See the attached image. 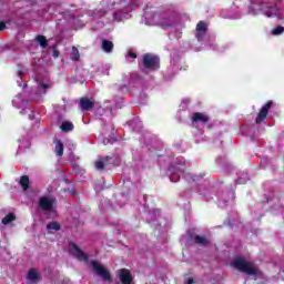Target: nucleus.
Listing matches in <instances>:
<instances>
[{
  "mask_svg": "<svg viewBox=\"0 0 284 284\" xmlns=\"http://www.w3.org/2000/svg\"><path fill=\"white\" fill-rule=\"evenodd\" d=\"M116 276L120 278L122 284H131L132 283V273H130L126 268H121L118 271Z\"/></svg>",
  "mask_w": 284,
  "mask_h": 284,
  "instance_id": "nucleus-7",
  "label": "nucleus"
},
{
  "mask_svg": "<svg viewBox=\"0 0 284 284\" xmlns=\"http://www.w3.org/2000/svg\"><path fill=\"white\" fill-rule=\"evenodd\" d=\"M210 118L205 113H194L193 114V122L194 123H207Z\"/></svg>",
  "mask_w": 284,
  "mask_h": 284,
  "instance_id": "nucleus-11",
  "label": "nucleus"
},
{
  "mask_svg": "<svg viewBox=\"0 0 284 284\" xmlns=\"http://www.w3.org/2000/svg\"><path fill=\"white\" fill-rule=\"evenodd\" d=\"M0 30H6V22L0 21Z\"/></svg>",
  "mask_w": 284,
  "mask_h": 284,
  "instance_id": "nucleus-27",
  "label": "nucleus"
},
{
  "mask_svg": "<svg viewBox=\"0 0 284 284\" xmlns=\"http://www.w3.org/2000/svg\"><path fill=\"white\" fill-rule=\"evenodd\" d=\"M176 170V171H175ZM185 168H183V164H176L175 169L174 166L170 168V181L172 183H179V179H181V175L183 174Z\"/></svg>",
  "mask_w": 284,
  "mask_h": 284,
  "instance_id": "nucleus-6",
  "label": "nucleus"
},
{
  "mask_svg": "<svg viewBox=\"0 0 284 284\" xmlns=\"http://www.w3.org/2000/svg\"><path fill=\"white\" fill-rule=\"evenodd\" d=\"M27 278L28 281H30V283H37V280L39 278V273L37 272V270L32 268L29 271Z\"/></svg>",
  "mask_w": 284,
  "mask_h": 284,
  "instance_id": "nucleus-13",
  "label": "nucleus"
},
{
  "mask_svg": "<svg viewBox=\"0 0 284 284\" xmlns=\"http://www.w3.org/2000/svg\"><path fill=\"white\" fill-rule=\"evenodd\" d=\"M37 41L41 45V48H45L48 45V40H45V37L43 36L37 37Z\"/></svg>",
  "mask_w": 284,
  "mask_h": 284,
  "instance_id": "nucleus-22",
  "label": "nucleus"
},
{
  "mask_svg": "<svg viewBox=\"0 0 284 284\" xmlns=\"http://www.w3.org/2000/svg\"><path fill=\"white\" fill-rule=\"evenodd\" d=\"M95 168L97 170H103L104 165H103V161L99 160L95 162Z\"/></svg>",
  "mask_w": 284,
  "mask_h": 284,
  "instance_id": "nucleus-26",
  "label": "nucleus"
},
{
  "mask_svg": "<svg viewBox=\"0 0 284 284\" xmlns=\"http://www.w3.org/2000/svg\"><path fill=\"white\" fill-rule=\"evenodd\" d=\"M272 101H268L260 111L257 118H256V123H261L265 121L267 118V113L270 112V108H272Z\"/></svg>",
  "mask_w": 284,
  "mask_h": 284,
  "instance_id": "nucleus-8",
  "label": "nucleus"
},
{
  "mask_svg": "<svg viewBox=\"0 0 284 284\" xmlns=\"http://www.w3.org/2000/svg\"><path fill=\"white\" fill-rule=\"evenodd\" d=\"M233 267L235 270H239V272H243L244 274H247L248 276H256L258 274V268L254 263L246 261L243 257H237L233 261Z\"/></svg>",
  "mask_w": 284,
  "mask_h": 284,
  "instance_id": "nucleus-1",
  "label": "nucleus"
},
{
  "mask_svg": "<svg viewBox=\"0 0 284 284\" xmlns=\"http://www.w3.org/2000/svg\"><path fill=\"white\" fill-rule=\"evenodd\" d=\"M53 57L57 59V57H59V51H53Z\"/></svg>",
  "mask_w": 284,
  "mask_h": 284,
  "instance_id": "nucleus-29",
  "label": "nucleus"
},
{
  "mask_svg": "<svg viewBox=\"0 0 284 284\" xmlns=\"http://www.w3.org/2000/svg\"><path fill=\"white\" fill-rule=\"evenodd\" d=\"M129 57H131V59H136V53L130 52Z\"/></svg>",
  "mask_w": 284,
  "mask_h": 284,
  "instance_id": "nucleus-28",
  "label": "nucleus"
},
{
  "mask_svg": "<svg viewBox=\"0 0 284 284\" xmlns=\"http://www.w3.org/2000/svg\"><path fill=\"white\" fill-rule=\"evenodd\" d=\"M47 230H49L50 232H52V230H54V232H58V230H61V225H59V223L57 222H51L48 224Z\"/></svg>",
  "mask_w": 284,
  "mask_h": 284,
  "instance_id": "nucleus-19",
  "label": "nucleus"
},
{
  "mask_svg": "<svg viewBox=\"0 0 284 284\" xmlns=\"http://www.w3.org/2000/svg\"><path fill=\"white\" fill-rule=\"evenodd\" d=\"M205 32H207V24H205L203 21H200L196 26V39L199 41H203Z\"/></svg>",
  "mask_w": 284,
  "mask_h": 284,
  "instance_id": "nucleus-9",
  "label": "nucleus"
},
{
  "mask_svg": "<svg viewBox=\"0 0 284 284\" xmlns=\"http://www.w3.org/2000/svg\"><path fill=\"white\" fill-rule=\"evenodd\" d=\"M21 102L23 105H26L27 109L29 108L28 102L23 101L21 99V95L16 97V99L12 101V103H13V105H16V108H21V105H19V103H21Z\"/></svg>",
  "mask_w": 284,
  "mask_h": 284,
  "instance_id": "nucleus-18",
  "label": "nucleus"
},
{
  "mask_svg": "<svg viewBox=\"0 0 284 284\" xmlns=\"http://www.w3.org/2000/svg\"><path fill=\"white\" fill-rule=\"evenodd\" d=\"M48 88H50V85L45 83H40L38 87L39 94H45V91L48 90Z\"/></svg>",
  "mask_w": 284,
  "mask_h": 284,
  "instance_id": "nucleus-24",
  "label": "nucleus"
},
{
  "mask_svg": "<svg viewBox=\"0 0 284 284\" xmlns=\"http://www.w3.org/2000/svg\"><path fill=\"white\" fill-rule=\"evenodd\" d=\"M12 221H17V216L14 215V213H9L2 219V224L10 225Z\"/></svg>",
  "mask_w": 284,
  "mask_h": 284,
  "instance_id": "nucleus-15",
  "label": "nucleus"
},
{
  "mask_svg": "<svg viewBox=\"0 0 284 284\" xmlns=\"http://www.w3.org/2000/svg\"><path fill=\"white\" fill-rule=\"evenodd\" d=\"M69 252H70V254H72V256L78 258V261L88 262V255L85 253H83V251H81V248H79V246H77V244L70 243Z\"/></svg>",
  "mask_w": 284,
  "mask_h": 284,
  "instance_id": "nucleus-5",
  "label": "nucleus"
},
{
  "mask_svg": "<svg viewBox=\"0 0 284 284\" xmlns=\"http://www.w3.org/2000/svg\"><path fill=\"white\" fill-rule=\"evenodd\" d=\"M187 284H194V280L189 278V280H187Z\"/></svg>",
  "mask_w": 284,
  "mask_h": 284,
  "instance_id": "nucleus-30",
  "label": "nucleus"
},
{
  "mask_svg": "<svg viewBox=\"0 0 284 284\" xmlns=\"http://www.w3.org/2000/svg\"><path fill=\"white\" fill-rule=\"evenodd\" d=\"M194 241H195V243H197L199 245H207V239H205V237H201V236H195L194 237Z\"/></svg>",
  "mask_w": 284,
  "mask_h": 284,
  "instance_id": "nucleus-23",
  "label": "nucleus"
},
{
  "mask_svg": "<svg viewBox=\"0 0 284 284\" xmlns=\"http://www.w3.org/2000/svg\"><path fill=\"white\" fill-rule=\"evenodd\" d=\"M266 17H276L278 14V10L276 8H270L267 11L264 12Z\"/></svg>",
  "mask_w": 284,
  "mask_h": 284,
  "instance_id": "nucleus-21",
  "label": "nucleus"
},
{
  "mask_svg": "<svg viewBox=\"0 0 284 284\" xmlns=\"http://www.w3.org/2000/svg\"><path fill=\"white\" fill-rule=\"evenodd\" d=\"M162 28H168V24H162Z\"/></svg>",
  "mask_w": 284,
  "mask_h": 284,
  "instance_id": "nucleus-31",
  "label": "nucleus"
},
{
  "mask_svg": "<svg viewBox=\"0 0 284 284\" xmlns=\"http://www.w3.org/2000/svg\"><path fill=\"white\" fill-rule=\"evenodd\" d=\"M80 108L83 111L92 110V108H94V101L92 99L82 98L80 100Z\"/></svg>",
  "mask_w": 284,
  "mask_h": 284,
  "instance_id": "nucleus-10",
  "label": "nucleus"
},
{
  "mask_svg": "<svg viewBox=\"0 0 284 284\" xmlns=\"http://www.w3.org/2000/svg\"><path fill=\"white\" fill-rule=\"evenodd\" d=\"M20 185L23 190H28V187H30V178H28V175H23L20 179Z\"/></svg>",
  "mask_w": 284,
  "mask_h": 284,
  "instance_id": "nucleus-17",
  "label": "nucleus"
},
{
  "mask_svg": "<svg viewBox=\"0 0 284 284\" xmlns=\"http://www.w3.org/2000/svg\"><path fill=\"white\" fill-rule=\"evenodd\" d=\"M60 130H62V132H72L74 130V124L70 121H64L62 122Z\"/></svg>",
  "mask_w": 284,
  "mask_h": 284,
  "instance_id": "nucleus-12",
  "label": "nucleus"
},
{
  "mask_svg": "<svg viewBox=\"0 0 284 284\" xmlns=\"http://www.w3.org/2000/svg\"><path fill=\"white\" fill-rule=\"evenodd\" d=\"M54 143L57 156H63V143L59 140H57Z\"/></svg>",
  "mask_w": 284,
  "mask_h": 284,
  "instance_id": "nucleus-16",
  "label": "nucleus"
},
{
  "mask_svg": "<svg viewBox=\"0 0 284 284\" xmlns=\"http://www.w3.org/2000/svg\"><path fill=\"white\" fill-rule=\"evenodd\" d=\"M90 265L97 276H100V278H102L103 281H108L109 283L110 281H112V277L110 276V271H108V268H105L103 264H99L98 262L92 261Z\"/></svg>",
  "mask_w": 284,
  "mask_h": 284,
  "instance_id": "nucleus-2",
  "label": "nucleus"
},
{
  "mask_svg": "<svg viewBox=\"0 0 284 284\" xmlns=\"http://www.w3.org/2000/svg\"><path fill=\"white\" fill-rule=\"evenodd\" d=\"M159 57L154 54L146 53L143 57V65L146 70H159Z\"/></svg>",
  "mask_w": 284,
  "mask_h": 284,
  "instance_id": "nucleus-3",
  "label": "nucleus"
},
{
  "mask_svg": "<svg viewBox=\"0 0 284 284\" xmlns=\"http://www.w3.org/2000/svg\"><path fill=\"white\" fill-rule=\"evenodd\" d=\"M283 32H284L283 27H277V28L272 30V34H274L275 37H278V34H283Z\"/></svg>",
  "mask_w": 284,
  "mask_h": 284,
  "instance_id": "nucleus-25",
  "label": "nucleus"
},
{
  "mask_svg": "<svg viewBox=\"0 0 284 284\" xmlns=\"http://www.w3.org/2000/svg\"><path fill=\"white\" fill-rule=\"evenodd\" d=\"M113 48H114V44L112 43V41L110 40L102 41V50L104 52H112Z\"/></svg>",
  "mask_w": 284,
  "mask_h": 284,
  "instance_id": "nucleus-14",
  "label": "nucleus"
},
{
  "mask_svg": "<svg viewBox=\"0 0 284 284\" xmlns=\"http://www.w3.org/2000/svg\"><path fill=\"white\" fill-rule=\"evenodd\" d=\"M80 57L81 55L79 54V49H77V47H72V52H71L72 61H79Z\"/></svg>",
  "mask_w": 284,
  "mask_h": 284,
  "instance_id": "nucleus-20",
  "label": "nucleus"
},
{
  "mask_svg": "<svg viewBox=\"0 0 284 284\" xmlns=\"http://www.w3.org/2000/svg\"><path fill=\"white\" fill-rule=\"evenodd\" d=\"M39 207L44 212H54V199L48 196L40 197Z\"/></svg>",
  "mask_w": 284,
  "mask_h": 284,
  "instance_id": "nucleus-4",
  "label": "nucleus"
}]
</instances>
